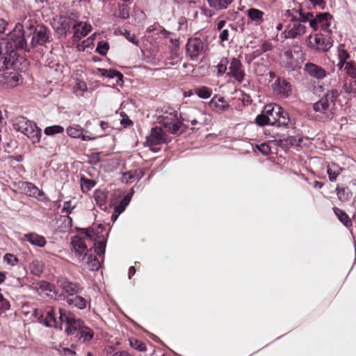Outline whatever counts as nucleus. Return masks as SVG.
Masks as SVG:
<instances>
[{"label": "nucleus", "mask_w": 356, "mask_h": 356, "mask_svg": "<svg viewBox=\"0 0 356 356\" xmlns=\"http://www.w3.org/2000/svg\"><path fill=\"white\" fill-rule=\"evenodd\" d=\"M75 24L74 18L67 16H60L55 19L52 26L56 33L60 35H65L70 31L71 27Z\"/></svg>", "instance_id": "obj_11"}, {"label": "nucleus", "mask_w": 356, "mask_h": 356, "mask_svg": "<svg viewBox=\"0 0 356 356\" xmlns=\"http://www.w3.org/2000/svg\"><path fill=\"white\" fill-rule=\"evenodd\" d=\"M130 200H131V197L129 196V195H127L123 197V199L121 200L120 204L126 207L129 204Z\"/></svg>", "instance_id": "obj_62"}, {"label": "nucleus", "mask_w": 356, "mask_h": 356, "mask_svg": "<svg viewBox=\"0 0 356 356\" xmlns=\"http://www.w3.org/2000/svg\"><path fill=\"white\" fill-rule=\"evenodd\" d=\"M260 49L262 52L270 51L272 49V44L268 42H265L261 44Z\"/></svg>", "instance_id": "obj_59"}, {"label": "nucleus", "mask_w": 356, "mask_h": 356, "mask_svg": "<svg viewBox=\"0 0 356 356\" xmlns=\"http://www.w3.org/2000/svg\"><path fill=\"white\" fill-rule=\"evenodd\" d=\"M309 44L311 47L321 51H327L332 47L330 39L325 38L321 34H316L314 38L309 37Z\"/></svg>", "instance_id": "obj_15"}, {"label": "nucleus", "mask_w": 356, "mask_h": 356, "mask_svg": "<svg viewBox=\"0 0 356 356\" xmlns=\"http://www.w3.org/2000/svg\"><path fill=\"white\" fill-rule=\"evenodd\" d=\"M33 314L38 318L40 323L44 324L46 327H54L59 330L62 329L61 323L55 318L52 308H49L45 312L35 309Z\"/></svg>", "instance_id": "obj_8"}, {"label": "nucleus", "mask_w": 356, "mask_h": 356, "mask_svg": "<svg viewBox=\"0 0 356 356\" xmlns=\"http://www.w3.org/2000/svg\"><path fill=\"white\" fill-rule=\"evenodd\" d=\"M255 122L259 126L270 125V122L267 121V115L264 110H263L261 114L257 116Z\"/></svg>", "instance_id": "obj_42"}, {"label": "nucleus", "mask_w": 356, "mask_h": 356, "mask_svg": "<svg viewBox=\"0 0 356 356\" xmlns=\"http://www.w3.org/2000/svg\"><path fill=\"white\" fill-rule=\"evenodd\" d=\"M309 1L314 7H318L321 9H323L325 7V3L324 0H309Z\"/></svg>", "instance_id": "obj_56"}, {"label": "nucleus", "mask_w": 356, "mask_h": 356, "mask_svg": "<svg viewBox=\"0 0 356 356\" xmlns=\"http://www.w3.org/2000/svg\"><path fill=\"white\" fill-rule=\"evenodd\" d=\"M337 195L342 202L348 201L352 197V192L348 187H337Z\"/></svg>", "instance_id": "obj_33"}, {"label": "nucleus", "mask_w": 356, "mask_h": 356, "mask_svg": "<svg viewBox=\"0 0 356 356\" xmlns=\"http://www.w3.org/2000/svg\"><path fill=\"white\" fill-rule=\"evenodd\" d=\"M121 34L122 35H124L126 39L129 41L130 42L136 44V45H138V40L136 38V36L134 34H132L131 33L130 31H127V30H124V31H121Z\"/></svg>", "instance_id": "obj_44"}, {"label": "nucleus", "mask_w": 356, "mask_h": 356, "mask_svg": "<svg viewBox=\"0 0 356 356\" xmlns=\"http://www.w3.org/2000/svg\"><path fill=\"white\" fill-rule=\"evenodd\" d=\"M95 183L92 180H90V179H82L81 180V188H82L83 191L90 190L95 186Z\"/></svg>", "instance_id": "obj_48"}, {"label": "nucleus", "mask_w": 356, "mask_h": 356, "mask_svg": "<svg viewBox=\"0 0 356 356\" xmlns=\"http://www.w3.org/2000/svg\"><path fill=\"white\" fill-rule=\"evenodd\" d=\"M85 130L79 124H72L67 128L66 132L71 138H81L83 141H88L95 139L97 137L94 136L85 135Z\"/></svg>", "instance_id": "obj_17"}, {"label": "nucleus", "mask_w": 356, "mask_h": 356, "mask_svg": "<svg viewBox=\"0 0 356 356\" xmlns=\"http://www.w3.org/2000/svg\"><path fill=\"white\" fill-rule=\"evenodd\" d=\"M60 354L65 356H74L76 353L73 350H71L68 348H62L59 350Z\"/></svg>", "instance_id": "obj_54"}, {"label": "nucleus", "mask_w": 356, "mask_h": 356, "mask_svg": "<svg viewBox=\"0 0 356 356\" xmlns=\"http://www.w3.org/2000/svg\"><path fill=\"white\" fill-rule=\"evenodd\" d=\"M282 63L284 67L288 69H294L298 66V62L293 58L291 50H287L284 52L282 56Z\"/></svg>", "instance_id": "obj_29"}, {"label": "nucleus", "mask_w": 356, "mask_h": 356, "mask_svg": "<svg viewBox=\"0 0 356 356\" xmlns=\"http://www.w3.org/2000/svg\"><path fill=\"white\" fill-rule=\"evenodd\" d=\"M37 292L40 296H50L51 293L54 291V286L46 281H40L35 286Z\"/></svg>", "instance_id": "obj_25"}, {"label": "nucleus", "mask_w": 356, "mask_h": 356, "mask_svg": "<svg viewBox=\"0 0 356 356\" xmlns=\"http://www.w3.org/2000/svg\"><path fill=\"white\" fill-rule=\"evenodd\" d=\"M35 24H36L35 21L32 20L31 19H25L22 25H23V29L26 28V29L31 31L33 29L34 30L35 27L36 26Z\"/></svg>", "instance_id": "obj_50"}, {"label": "nucleus", "mask_w": 356, "mask_h": 356, "mask_svg": "<svg viewBox=\"0 0 356 356\" xmlns=\"http://www.w3.org/2000/svg\"><path fill=\"white\" fill-rule=\"evenodd\" d=\"M93 197L97 204L102 206L105 204L107 196L104 191L97 190L94 193Z\"/></svg>", "instance_id": "obj_36"}, {"label": "nucleus", "mask_w": 356, "mask_h": 356, "mask_svg": "<svg viewBox=\"0 0 356 356\" xmlns=\"http://www.w3.org/2000/svg\"><path fill=\"white\" fill-rule=\"evenodd\" d=\"M167 142V135L161 127H154L151 130L150 134L147 136L146 143L152 147L154 145L165 143Z\"/></svg>", "instance_id": "obj_14"}, {"label": "nucleus", "mask_w": 356, "mask_h": 356, "mask_svg": "<svg viewBox=\"0 0 356 356\" xmlns=\"http://www.w3.org/2000/svg\"><path fill=\"white\" fill-rule=\"evenodd\" d=\"M305 70L311 76L317 79H323L327 75V73L323 68L312 63L305 64Z\"/></svg>", "instance_id": "obj_19"}, {"label": "nucleus", "mask_w": 356, "mask_h": 356, "mask_svg": "<svg viewBox=\"0 0 356 356\" xmlns=\"http://www.w3.org/2000/svg\"><path fill=\"white\" fill-rule=\"evenodd\" d=\"M186 50L192 59H197L200 53V40L197 38L189 39Z\"/></svg>", "instance_id": "obj_20"}, {"label": "nucleus", "mask_w": 356, "mask_h": 356, "mask_svg": "<svg viewBox=\"0 0 356 356\" xmlns=\"http://www.w3.org/2000/svg\"><path fill=\"white\" fill-rule=\"evenodd\" d=\"M65 301L67 305L74 307L79 309H84L88 305V300L77 294L67 296Z\"/></svg>", "instance_id": "obj_21"}, {"label": "nucleus", "mask_w": 356, "mask_h": 356, "mask_svg": "<svg viewBox=\"0 0 356 356\" xmlns=\"http://www.w3.org/2000/svg\"><path fill=\"white\" fill-rule=\"evenodd\" d=\"M31 45L33 47L37 45H42L48 41L49 35L47 28L41 24H37L33 33Z\"/></svg>", "instance_id": "obj_16"}, {"label": "nucleus", "mask_w": 356, "mask_h": 356, "mask_svg": "<svg viewBox=\"0 0 356 356\" xmlns=\"http://www.w3.org/2000/svg\"><path fill=\"white\" fill-rule=\"evenodd\" d=\"M56 283L58 286L66 293L67 296L77 294L82 291V287L79 283L72 282L66 277H58Z\"/></svg>", "instance_id": "obj_10"}, {"label": "nucleus", "mask_w": 356, "mask_h": 356, "mask_svg": "<svg viewBox=\"0 0 356 356\" xmlns=\"http://www.w3.org/2000/svg\"><path fill=\"white\" fill-rule=\"evenodd\" d=\"M267 115V121L271 126L277 127L289 128L293 126L289 113L276 104H269L265 106L264 108Z\"/></svg>", "instance_id": "obj_5"}, {"label": "nucleus", "mask_w": 356, "mask_h": 356, "mask_svg": "<svg viewBox=\"0 0 356 356\" xmlns=\"http://www.w3.org/2000/svg\"><path fill=\"white\" fill-rule=\"evenodd\" d=\"M229 63L228 59L227 58L221 60L220 63L218 65V72L219 74H227V70H228L227 65Z\"/></svg>", "instance_id": "obj_43"}, {"label": "nucleus", "mask_w": 356, "mask_h": 356, "mask_svg": "<svg viewBox=\"0 0 356 356\" xmlns=\"http://www.w3.org/2000/svg\"><path fill=\"white\" fill-rule=\"evenodd\" d=\"M339 60L346 61L349 58V54L343 49V45L341 44L338 49Z\"/></svg>", "instance_id": "obj_46"}, {"label": "nucleus", "mask_w": 356, "mask_h": 356, "mask_svg": "<svg viewBox=\"0 0 356 356\" xmlns=\"http://www.w3.org/2000/svg\"><path fill=\"white\" fill-rule=\"evenodd\" d=\"M74 208L75 205H72L71 201H66L63 204L62 212L66 213H71Z\"/></svg>", "instance_id": "obj_51"}, {"label": "nucleus", "mask_w": 356, "mask_h": 356, "mask_svg": "<svg viewBox=\"0 0 356 356\" xmlns=\"http://www.w3.org/2000/svg\"><path fill=\"white\" fill-rule=\"evenodd\" d=\"M212 90L205 86H202V99H207L211 97Z\"/></svg>", "instance_id": "obj_53"}, {"label": "nucleus", "mask_w": 356, "mask_h": 356, "mask_svg": "<svg viewBox=\"0 0 356 356\" xmlns=\"http://www.w3.org/2000/svg\"><path fill=\"white\" fill-rule=\"evenodd\" d=\"M339 96V94L337 90H327L318 102L313 104V109L316 112L321 113L331 112L335 106V102Z\"/></svg>", "instance_id": "obj_7"}, {"label": "nucleus", "mask_w": 356, "mask_h": 356, "mask_svg": "<svg viewBox=\"0 0 356 356\" xmlns=\"http://www.w3.org/2000/svg\"><path fill=\"white\" fill-rule=\"evenodd\" d=\"M74 29V40L78 41L82 38L86 36L92 29V26L90 24L84 22H75L73 24Z\"/></svg>", "instance_id": "obj_18"}, {"label": "nucleus", "mask_w": 356, "mask_h": 356, "mask_svg": "<svg viewBox=\"0 0 356 356\" xmlns=\"http://www.w3.org/2000/svg\"><path fill=\"white\" fill-rule=\"evenodd\" d=\"M343 168L335 163H328L327 166V173L329 180L331 182L337 181V177L342 172Z\"/></svg>", "instance_id": "obj_27"}, {"label": "nucleus", "mask_w": 356, "mask_h": 356, "mask_svg": "<svg viewBox=\"0 0 356 356\" xmlns=\"http://www.w3.org/2000/svg\"><path fill=\"white\" fill-rule=\"evenodd\" d=\"M207 1L210 7L216 10H223L231 4L232 0H207Z\"/></svg>", "instance_id": "obj_32"}, {"label": "nucleus", "mask_w": 356, "mask_h": 356, "mask_svg": "<svg viewBox=\"0 0 356 356\" xmlns=\"http://www.w3.org/2000/svg\"><path fill=\"white\" fill-rule=\"evenodd\" d=\"M344 70L350 77L353 79L356 78V63L355 62L349 61L346 63Z\"/></svg>", "instance_id": "obj_38"}, {"label": "nucleus", "mask_w": 356, "mask_h": 356, "mask_svg": "<svg viewBox=\"0 0 356 356\" xmlns=\"http://www.w3.org/2000/svg\"><path fill=\"white\" fill-rule=\"evenodd\" d=\"M334 211L339 220L346 227H349L352 225V222L348 215L342 210L338 208H334Z\"/></svg>", "instance_id": "obj_34"}, {"label": "nucleus", "mask_w": 356, "mask_h": 356, "mask_svg": "<svg viewBox=\"0 0 356 356\" xmlns=\"http://www.w3.org/2000/svg\"><path fill=\"white\" fill-rule=\"evenodd\" d=\"M44 264L38 259L33 260L29 264L31 273L35 276L40 277L43 272Z\"/></svg>", "instance_id": "obj_31"}, {"label": "nucleus", "mask_w": 356, "mask_h": 356, "mask_svg": "<svg viewBox=\"0 0 356 356\" xmlns=\"http://www.w3.org/2000/svg\"><path fill=\"white\" fill-rule=\"evenodd\" d=\"M26 188L28 189L27 192L29 193V195L36 196L40 194L41 191L38 189V188L35 186L31 183H26Z\"/></svg>", "instance_id": "obj_45"}, {"label": "nucleus", "mask_w": 356, "mask_h": 356, "mask_svg": "<svg viewBox=\"0 0 356 356\" xmlns=\"http://www.w3.org/2000/svg\"><path fill=\"white\" fill-rule=\"evenodd\" d=\"M64 131V128L60 125H53L44 129V133L47 136H53L57 134H61Z\"/></svg>", "instance_id": "obj_37"}, {"label": "nucleus", "mask_w": 356, "mask_h": 356, "mask_svg": "<svg viewBox=\"0 0 356 356\" xmlns=\"http://www.w3.org/2000/svg\"><path fill=\"white\" fill-rule=\"evenodd\" d=\"M343 89L346 94L351 95L354 93L352 86L349 83H345L343 86Z\"/></svg>", "instance_id": "obj_60"}, {"label": "nucleus", "mask_w": 356, "mask_h": 356, "mask_svg": "<svg viewBox=\"0 0 356 356\" xmlns=\"http://www.w3.org/2000/svg\"><path fill=\"white\" fill-rule=\"evenodd\" d=\"M125 207L119 204L118 205H117L115 207V213H118V215H120L121 213H122L124 211V210L125 209Z\"/></svg>", "instance_id": "obj_64"}, {"label": "nucleus", "mask_w": 356, "mask_h": 356, "mask_svg": "<svg viewBox=\"0 0 356 356\" xmlns=\"http://www.w3.org/2000/svg\"><path fill=\"white\" fill-rule=\"evenodd\" d=\"M59 321L66 325L65 332L67 336L73 337L79 343L88 345L95 336L94 330L86 325L80 318H76L72 314H66L59 309Z\"/></svg>", "instance_id": "obj_1"}, {"label": "nucleus", "mask_w": 356, "mask_h": 356, "mask_svg": "<svg viewBox=\"0 0 356 356\" xmlns=\"http://www.w3.org/2000/svg\"><path fill=\"white\" fill-rule=\"evenodd\" d=\"M108 49V43L104 41H101L98 42L96 51L102 56H105L107 54Z\"/></svg>", "instance_id": "obj_41"}, {"label": "nucleus", "mask_w": 356, "mask_h": 356, "mask_svg": "<svg viewBox=\"0 0 356 356\" xmlns=\"http://www.w3.org/2000/svg\"><path fill=\"white\" fill-rule=\"evenodd\" d=\"M229 64L227 75L234 78L238 83H241L245 77V71L241 62L238 59L233 58Z\"/></svg>", "instance_id": "obj_12"}, {"label": "nucleus", "mask_w": 356, "mask_h": 356, "mask_svg": "<svg viewBox=\"0 0 356 356\" xmlns=\"http://www.w3.org/2000/svg\"><path fill=\"white\" fill-rule=\"evenodd\" d=\"M256 148L264 155H268L270 153V147L267 143H261L260 145H257Z\"/></svg>", "instance_id": "obj_47"}, {"label": "nucleus", "mask_w": 356, "mask_h": 356, "mask_svg": "<svg viewBox=\"0 0 356 356\" xmlns=\"http://www.w3.org/2000/svg\"><path fill=\"white\" fill-rule=\"evenodd\" d=\"M130 344L133 348L140 351H143L145 349L144 343L137 339H131Z\"/></svg>", "instance_id": "obj_49"}, {"label": "nucleus", "mask_w": 356, "mask_h": 356, "mask_svg": "<svg viewBox=\"0 0 356 356\" xmlns=\"http://www.w3.org/2000/svg\"><path fill=\"white\" fill-rule=\"evenodd\" d=\"M194 94H196V95L198 97H200V89L197 88L194 91L192 90H189L188 91L184 92V95L185 97H191V96L193 95Z\"/></svg>", "instance_id": "obj_57"}, {"label": "nucleus", "mask_w": 356, "mask_h": 356, "mask_svg": "<svg viewBox=\"0 0 356 356\" xmlns=\"http://www.w3.org/2000/svg\"><path fill=\"white\" fill-rule=\"evenodd\" d=\"M264 13L259 9L251 8L247 10V16L257 25L264 22Z\"/></svg>", "instance_id": "obj_28"}, {"label": "nucleus", "mask_w": 356, "mask_h": 356, "mask_svg": "<svg viewBox=\"0 0 356 356\" xmlns=\"http://www.w3.org/2000/svg\"><path fill=\"white\" fill-rule=\"evenodd\" d=\"M140 178V174H137V171L130 170L125 173H123L122 176V182L128 183L135 181L136 179H138Z\"/></svg>", "instance_id": "obj_35"}, {"label": "nucleus", "mask_w": 356, "mask_h": 356, "mask_svg": "<svg viewBox=\"0 0 356 356\" xmlns=\"http://www.w3.org/2000/svg\"><path fill=\"white\" fill-rule=\"evenodd\" d=\"M3 261L7 264L14 266L19 262L18 258L13 254L6 253L3 256Z\"/></svg>", "instance_id": "obj_40"}, {"label": "nucleus", "mask_w": 356, "mask_h": 356, "mask_svg": "<svg viewBox=\"0 0 356 356\" xmlns=\"http://www.w3.org/2000/svg\"><path fill=\"white\" fill-rule=\"evenodd\" d=\"M274 93L282 98L288 97L292 92L291 85L285 79L277 78L273 85Z\"/></svg>", "instance_id": "obj_13"}, {"label": "nucleus", "mask_w": 356, "mask_h": 356, "mask_svg": "<svg viewBox=\"0 0 356 356\" xmlns=\"http://www.w3.org/2000/svg\"><path fill=\"white\" fill-rule=\"evenodd\" d=\"M22 134L26 136L33 143H39L42 136L41 129L35 122L34 126H31V128L27 127Z\"/></svg>", "instance_id": "obj_23"}, {"label": "nucleus", "mask_w": 356, "mask_h": 356, "mask_svg": "<svg viewBox=\"0 0 356 356\" xmlns=\"http://www.w3.org/2000/svg\"><path fill=\"white\" fill-rule=\"evenodd\" d=\"M6 26L7 22L3 19H0V34L4 33Z\"/></svg>", "instance_id": "obj_63"}, {"label": "nucleus", "mask_w": 356, "mask_h": 356, "mask_svg": "<svg viewBox=\"0 0 356 356\" xmlns=\"http://www.w3.org/2000/svg\"><path fill=\"white\" fill-rule=\"evenodd\" d=\"M106 249V242L104 241H98L95 243V250L93 253H95L99 256L104 255Z\"/></svg>", "instance_id": "obj_39"}, {"label": "nucleus", "mask_w": 356, "mask_h": 356, "mask_svg": "<svg viewBox=\"0 0 356 356\" xmlns=\"http://www.w3.org/2000/svg\"><path fill=\"white\" fill-rule=\"evenodd\" d=\"M84 234L87 237L92 239L95 235L94 228H88L84 231Z\"/></svg>", "instance_id": "obj_61"}, {"label": "nucleus", "mask_w": 356, "mask_h": 356, "mask_svg": "<svg viewBox=\"0 0 356 356\" xmlns=\"http://www.w3.org/2000/svg\"><path fill=\"white\" fill-rule=\"evenodd\" d=\"M229 31L228 29H224L221 31L219 35L220 42L227 41L229 40Z\"/></svg>", "instance_id": "obj_52"}, {"label": "nucleus", "mask_w": 356, "mask_h": 356, "mask_svg": "<svg viewBox=\"0 0 356 356\" xmlns=\"http://www.w3.org/2000/svg\"><path fill=\"white\" fill-rule=\"evenodd\" d=\"M118 16L122 19H127L129 17V10L127 8H120Z\"/></svg>", "instance_id": "obj_58"}, {"label": "nucleus", "mask_w": 356, "mask_h": 356, "mask_svg": "<svg viewBox=\"0 0 356 356\" xmlns=\"http://www.w3.org/2000/svg\"><path fill=\"white\" fill-rule=\"evenodd\" d=\"M99 71L101 72V74L104 76H106L111 79L117 78L118 84H121L123 82L122 74L117 70L112 69H99Z\"/></svg>", "instance_id": "obj_30"}, {"label": "nucleus", "mask_w": 356, "mask_h": 356, "mask_svg": "<svg viewBox=\"0 0 356 356\" xmlns=\"http://www.w3.org/2000/svg\"><path fill=\"white\" fill-rule=\"evenodd\" d=\"M182 121L177 118V112L172 108L161 111L157 115L158 123L163 125L172 134L178 133L184 126L185 119L181 115Z\"/></svg>", "instance_id": "obj_6"}, {"label": "nucleus", "mask_w": 356, "mask_h": 356, "mask_svg": "<svg viewBox=\"0 0 356 356\" xmlns=\"http://www.w3.org/2000/svg\"><path fill=\"white\" fill-rule=\"evenodd\" d=\"M208 106L211 110L217 112L225 111L229 107V105L225 102L223 98H218L217 97H213L208 103Z\"/></svg>", "instance_id": "obj_26"}, {"label": "nucleus", "mask_w": 356, "mask_h": 356, "mask_svg": "<svg viewBox=\"0 0 356 356\" xmlns=\"http://www.w3.org/2000/svg\"><path fill=\"white\" fill-rule=\"evenodd\" d=\"M300 17H292L289 23L286 25L284 31L281 33L283 39H295L302 36L305 32L307 27L303 24L308 22L310 17H313L312 13H304L301 9L297 10Z\"/></svg>", "instance_id": "obj_4"}, {"label": "nucleus", "mask_w": 356, "mask_h": 356, "mask_svg": "<svg viewBox=\"0 0 356 356\" xmlns=\"http://www.w3.org/2000/svg\"><path fill=\"white\" fill-rule=\"evenodd\" d=\"M13 126L15 130L23 133L27 127L31 128V126H34V122L24 116H19L13 120Z\"/></svg>", "instance_id": "obj_22"}, {"label": "nucleus", "mask_w": 356, "mask_h": 356, "mask_svg": "<svg viewBox=\"0 0 356 356\" xmlns=\"http://www.w3.org/2000/svg\"><path fill=\"white\" fill-rule=\"evenodd\" d=\"M72 251L81 265L86 269L94 271L100 267V263L93 253L92 248L88 249L84 240L74 236L71 241Z\"/></svg>", "instance_id": "obj_2"}, {"label": "nucleus", "mask_w": 356, "mask_h": 356, "mask_svg": "<svg viewBox=\"0 0 356 356\" xmlns=\"http://www.w3.org/2000/svg\"><path fill=\"white\" fill-rule=\"evenodd\" d=\"M75 88L76 91L85 92L86 90H87V86L85 82L79 81L76 83Z\"/></svg>", "instance_id": "obj_55"}, {"label": "nucleus", "mask_w": 356, "mask_h": 356, "mask_svg": "<svg viewBox=\"0 0 356 356\" xmlns=\"http://www.w3.org/2000/svg\"><path fill=\"white\" fill-rule=\"evenodd\" d=\"M24 238L31 245L40 248L45 246L47 243V241L44 236L39 235L35 232L26 234L24 235Z\"/></svg>", "instance_id": "obj_24"}, {"label": "nucleus", "mask_w": 356, "mask_h": 356, "mask_svg": "<svg viewBox=\"0 0 356 356\" xmlns=\"http://www.w3.org/2000/svg\"><path fill=\"white\" fill-rule=\"evenodd\" d=\"M331 20L332 17L328 13H323L317 15L315 17L314 16L310 17L308 22H309V26L314 31L321 28L323 31L330 33Z\"/></svg>", "instance_id": "obj_9"}, {"label": "nucleus", "mask_w": 356, "mask_h": 356, "mask_svg": "<svg viewBox=\"0 0 356 356\" xmlns=\"http://www.w3.org/2000/svg\"><path fill=\"white\" fill-rule=\"evenodd\" d=\"M0 43L2 44L3 56L7 58L8 56H11L13 54L15 56V49H28L23 25L19 23L17 24L7 40L3 39L0 41Z\"/></svg>", "instance_id": "obj_3"}]
</instances>
